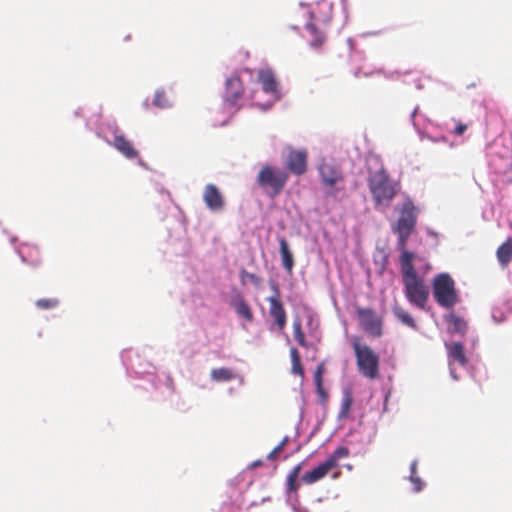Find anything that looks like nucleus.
Masks as SVG:
<instances>
[{
	"label": "nucleus",
	"mask_w": 512,
	"mask_h": 512,
	"mask_svg": "<svg viewBox=\"0 0 512 512\" xmlns=\"http://www.w3.org/2000/svg\"><path fill=\"white\" fill-rule=\"evenodd\" d=\"M414 259L415 254L412 252H404L400 255L404 293L410 304L424 309L429 298V288L417 274L413 264Z\"/></svg>",
	"instance_id": "1"
},
{
	"label": "nucleus",
	"mask_w": 512,
	"mask_h": 512,
	"mask_svg": "<svg viewBox=\"0 0 512 512\" xmlns=\"http://www.w3.org/2000/svg\"><path fill=\"white\" fill-rule=\"evenodd\" d=\"M367 183L376 209L390 207L400 191V185L390 178L384 168L370 173Z\"/></svg>",
	"instance_id": "2"
},
{
	"label": "nucleus",
	"mask_w": 512,
	"mask_h": 512,
	"mask_svg": "<svg viewBox=\"0 0 512 512\" xmlns=\"http://www.w3.org/2000/svg\"><path fill=\"white\" fill-rule=\"evenodd\" d=\"M417 223L416 207L414 203L408 199L402 204L399 218L393 227V231L398 235V246L401 254L409 252L406 249L408 239L415 229Z\"/></svg>",
	"instance_id": "3"
},
{
	"label": "nucleus",
	"mask_w": 512,
	"mask_h": 512,
	"mask_svg": "<svg viewBox=\"0 0 512 512\" xmlns=\"http://www.w3.org/2000/svg\"><path fill=\"white\" fill-rule=\"evenodd\" d=\"M351 344L360 373L370 380L376 379L379 376V356L368 345L360 343L358 337H353Z\"/></svg>",
	"instance_id": "4"
},
{
	"label": "nucleus",
	"mask_w": 512,
	"mask_h": 512,
	"mask_svg": "<svg viewBox=\"0 0 512 512\" xmlns=\"http://www.w3.org/2000/svg\"><path fill=\"white\" fill-rule=\"evenodd\" d=\"M288 179L286 171L265 165L260 169L256 181L261 188L268 190L271 197H276L283 191Z\"/></svg>",
	"instance_id": "5"
},
{
	"label": "nucleus",
	"mask_w": 512,
	"mask_h": 512,
	"mask_svg": "<svg viewBox=\"0 0 512 512\" xmlns=\"http://www.w3.org/2000/svg\"><path fill=\"white\" fill-rule=\"evenodd\" d=\"M433 295L437 303L444 308H451L458 302L455 282L447 273L437 275L433 280Z\"/></svg>",
	"instance_id": "6"
},
{
	"label": "nucleus",
	"mask_w": 512,
	"mask_h": 512,
	"mask_svg": "<svg viewBox=\"0 0 512 512\" xmlns=\"http://www.w3.org/2000/svg\"><path fill=\"white\" fill-rule=\"evenodd\" d=\"M322 184L328 188L327 194L335 197L336 192L344 190V174L339 166L322 163L318 168Z\"/></svg>",
	"instance_id": "7"
},
{
	"label": "nucleus",
	"mask_w": 512,
	"mask_h": 512,
	"mask_svg": "<svg viewBox=\"0 0 512 512\" xmlns=\"http://www.w3.org/2000/svg\"><path fill=\"white\" fill-rule=\"evenodd\" d=\"M295 17L302 16L308 21L305 24L307 31L311 36L310 44L313 47H320L325 41V33L319 28L316 23L314 11L311 10L309 5L300 4L297 9L293 11Z\"/></svg>",
	"instance_id": "8"
},
{
	"label": "nucleus",
	"mask_w": 512,
	"mask_h": 512,
	"mask_svg": "<svg viewBox=\"0 0 512 512\" xmlns=\"http://www.w3.org/2000/svg\"><path fill=\"white\" fill-rule=\"evenodd\" d=\"M273 295L267 298L269 303L268 314L273 319L274 325L279 331L284 330L287 324V313L281 301L280 290L276 283H271Z\"/></svg>",
	"instance_id": "9"
},
{
	"label": "nucleus",
	"mask_w": 512,
	"mask_h": 512,
	"mask_svg": "<svg viewBox=\"0 0 512 512\" xmlns=\"http://www.w3.org/2000/svg\"><path fill=\"white\" fill-rule=\"evenodd\" d=\"M356 315L361 328L373 337L382 335V318L371 308L356 307Z\"/></svg>",
	"instance_id": "10"
},
{
	"label": "nucleus",
	"mask_w": 512,
	"mask_h": 512,
	"mask_svg": "<svg viewBox=\"0 0 512 512\" xmlns=\"http://www.w3.org/2000/svg\"><path fill=\"white\" fill-rule=\"evenodd\" d=\"M285 165L292 174L303 175L307 171V151L290 149Z\"/></svg>",
	"instance_id": "11"
},
{
	"label": "nucleus",
	"mask_w": 512,
	"mask_h": 512,
	"mask_svg": "<svg viewBox=\"0 0 512 512\" xmlns=\"http://www.w3.org/2000/svg\"><path fill=\"white\" fill-rule=\"evenodd\" d=\"M202 197L209 210L218 212L224 209V198L214 184H208L205 186Z\"/></svg>",
	"instance_id": "12"
},
{
	"label": "nucleus",
	"mask_w": 512,
	"mask_h": 512,
	"mask_svg": "<svg viewBox=\"0 0 512 512\" xmlns=\"http://www.w3.org/2000/svg\"><path fill=\"white\" fill-rule=\"evenodd\" d=\"M244 94V86L239 76L232 75L226 80L224 99L230 105H235Z\"/></svg>",
	"instance_id": "13"
},
{
	"label": "nucleus",
	"mask_w": 512,
	"mask_h": 512,
	"mask_svg": "<svg viewBox=\"0 0 512 512\" xmlns=\"http://www.w3.org/2000/svg\"><path fill=\"white\" fill-rule=\"evenodd\" d=\"M113 146L127 159H135L139 157L138 150L135 149L133 143L130 140H128L123 134L115 133Z\"/></svg>",
	"instance_id": "14"
},
{
	"label": "nucleus",
	"mask_w": 512,
	"mask_h": 512,
	"mask_svg": "<svg viewBox=\"0 0 512 512\" xmlns=\"http://www.w3.org/2000/svg\"><path fill=\"white\" fill-rule=\"evenodd\" d=\"M230 305L234 308L236 314L243 318L248 323H252L254 320V314L252 311L251 306L247 303V301L244 299L243 295L238 293L236 294L231 302Z\"/></svg>",
	"instance_id": "15"
},
{
	"label": "nucleus",
	"mask_w": 512,
	"mask_h": 512,
	"mask_svg": "<svg viewBox=\"0 0 512 512\" xmlns=\"http://www.w3.org/2000/svg\"><path fill=\"white\" fill-rule=\"evenodd\" d=\"M258 81L262 85L264 92L275 97L279 96L278 82L271 70H260L258 72Z\"/></svg>",
	"instance_id": "16"
},
{
	"label": "nucleus",
	"mask_w": 512,
	"mask_h": 512,
	"mask_svg": "<svg viewBox=\"0 0 512 512\" xmlns=\"http://www.w3.org/2000/svg\"><path fill=\"white\" fill-rule=\"evenodd\" d=\"M332 470V467L326 462H322L317 467L312 469L309 472H306L302 478L301 481L304 484L311 485L316 483L317 481L323 479L328 473Z\"/></svg>",
	"instance_id": "17"
},
{
	"label": "nucleus",
	"mask_w": 512,
	"mask_h": 512,
	"mask_svg": "<svg viewBox=\"0 0 512 512\" xmlns=\"http://www.w3.org/2000/svg\"><path fill=\"white\" fill-rule=\"evenodd\" d=\"M279 248L280 255L282 260V265L287 273H291L294 267V257L292 252L289 249V245L287 240L284 237L279 239Z\"/></svg>",
	"instance_id": "18"
},
{
	"label": "nucleus",
	"mask_w": 512,
	"mask_h": 512,
	"mask_svg": "<svg viewBox=\"0 0 512 512\" xmlns=\"http://www.w3.org/2000/svg\"><path fill=\"white\" fill-rule=\"evenodd\" d=\"M448 349V357L451 362H457L461 366L467 364V358L464 351V346L459 342H454L450 345H446Z\"/></svg>",
	"instance_id": "19"
},
{
	"label": "nucleus",
	"mask_w": 512,
	"mask_h": 512,
	"mask_svg": "<svg viewBox=\"0 0 512 512\" xmlns=\"http://www.w3.org/2000/svg\"><path fill=\"white\" fill-rule=\"evenodd\" d=\"M497 258L502 267H506L512 259V238H508L497 249Z\"/></svg>",
	"instance_id": "20"
},
{
	"label": "nucleus",
	"mask_w": 512,
	"mask_h": 512,
	"mask_svg": "<svg viewBox=\"0 0 512 512\" xmlns=\"http://www.w3.org/2000/svg\"><path fill=\"white\" fill-rule=\"evenodd\" d=\"M235 372L227 367L214 368L211 371V378L216 382H228L235 379Z\"/></svg>",
	"instance_id": "21"
},
{
	"label": "nucleus",
	"mask_w": 512,
	"mask_h": 512,
	"mask_svg": "<svg viewBox=\"0 0 512 512\" xmlns=\"http://www.w3.org/2000/svg\"><path fill=\"white\" fill-rule=\"evenodd\" d=\"M301 464L296 465L292 468V470L289 472L287 476V490L289 493L296 494L300 484L297 482V479L299 477L300 471H301Z\"/></svg>",
	"instance_id": "22"
},
{
	"label": "nucleus",
	"mask_w": 512,
	"mask_h": 512,
	"mask_svg": "<svg viewBox=\"0 0 512 512\" xmlns=\"http://www.w3.org/2000/svg\"><path fill=\"white\" fill-rule=\"evenodd\" d=\"M350 454L349 449L345 446H340L336 448L331 455L327 457L325 460L332 469L338 467V462L340 459L348 457Z\"/></svg>",
	"instance_id": "23"
},
{
	"label": "nucleus",
	"mask_w": 512,
	"mask_h": 512,
	"mask_svg": "<svg viewBox=\"0 0 512 512\" xmlns=\"http://www.w3.org/2000/svg\"><path fill=\"white\" fill-rule=\"evenodd\" d=\"M394 315L398 320H400L403 324L407 325L410 328L416 329L417 325L413 317L410 315L408 311L401 307H394L393 309Z\"/></svg>",
	"instance_id": "24"
},
{
	"label": "nucleus",
	"mask_w": 512,
	"mask_h": 512,
	"mask_svg": "<svg viewBox=\"0 0 512 512\" xmlns=\"http://www.w3.org/2000/svg\"><path fill=\"white\" fill-rule=\"evenodd\" d=\"M447 322L450 326V329L454 333L463 334L467 329L466 322L459 316L455 314H451L447 317Z\"/></svg>",
	"instance_id": "25"
},
{
	"label": "nucleus",
	"mask_w": 512,
	"mask_h": 512,
	"mask_svg": "<svg viewBox=\"0 0 512 512\" xmlns=\"http://www.w3.org/2000/svg\"><path fill=\"white\" fill-rule=\"evenodd\" d=\"M290 356H291V362H292V373L294 375L303 376L304 369L301 364V358L298 350L296 348L290 349Z\"/></svg>",
	"instance_id": "26"
},
{
	"label": "nucleus",
	"mask_w": 512,
	"mask_h": 512,
	"mask_svg": "<svg viewBox=\"0 0 512 512\" xmlns=\"http://www.w3.org/2000/svg\"><path fill=\"white\" fill-rule=\"evenodd\" d=\"M353 404V397L349 391L344 393L341 408L338 414L339 419H345L349 416L350 409Z\"/></svg>",
	"instance_id": "27"
},
{
	"label": "nucleus",
	"mask_w": 512,
	"mask_h": 512,
	"mask_svg": "<svg viewBox=\"0 0 512 512\" xmlns=\"http://www.w3.org/2000/svg\"><path fill=\"white\" fill-rule=\"evenodd\" d=\"M293 335L294 339L300 346L307 347V342L305 339V334L302 330V323L300 319H296L293 322Z\"/></svg>",
	"instance_id": "28"
},
{
	"label": "nucleus",
	"mask_w": 512,
	"mask_h": 512,
	"mask_svg": "<svg viewBox=\"0 0 512 512\" xmlns=\"http://www.w3.org/2000/svg\"><path fill=\"white\" fill-rule=\"evenodd\" d=\"M35 305L41 310L53 309L59 305V300L57 298L38 299Z\"/></svg>",
	"instance_id": "29"
},
{
	"label": "nucleus",
	"mask_w": 512,
	"mask_h": 512,
	"mask_svg": "<svg viewBox=\"0 0 512 512\" xmlns=\"http://www.w3.org/2000/svg\"><path fill=\"white\" fill-rule=\"evenodd\" d=\"M153 104L159 108H167L170 106V101L164 91H156Z\"/></svg>",
	"instance_id": "30"
},
{
	"label": "nucleus",
	"mask_w": 512,
	"mask_h": 512,
	"mask_svg": "<svg viewBox=\"0 0 512 512\" xmlns=\"http://www.w3.org/2000/svg\"><path fill=\"white\" fill-rule=\"evenodd\" d=\"M245 278L249 279V281L253 283L255 286H259L262 282V279L258 275L250 273L245 269H242L240 271V279L243 285H245Z\"/></svg>",
	"instance_id": "31"
},
{
	"label": "nucleus",
	"mask_w": 512,
	"mask_h": 512,
	"mask_svg": "<svg viewBox=\"0 0 512 512\" xmlns=\"http://www.w3.org/2000/svg\"><path fill=\"white\" fill-rule=\"evenodd\" d=\"M323 364H320L318 367H317V370L314 374V381H315V384L317 386V390L319 392V394H321L322 396H325V392L323 390V387H322V373H323Z\"/></svg>",
	"instance_id": "32"
},
{
	"label": "nucleus",
	"mask_w": 512,
	"mask_h": 512,
	"mask_svg": "<svg viewBox=\"0 0 512 512\" xmlns=\"http://www.w3.org/2000/svg\"><path fill=\"white\" fill-rule=\"evenodd\" d=\"M287 442V438H285L282 442H280L268 455V460H274L277 455L283 450L285 444Z\"/></svg>",
	"instance_id": "33"
},
{
	"label": "nucleus",
	"mask_w": 512,
	"mask_h": 512,
	"mask_svg": "<svg viewBox=\"0 0 512 512\" xmlns=\"http://www.w3.org/2000/svg\"><path fill=\"white\" fill-rule=\"evenodd\" d=\"M410 480L414 484V491L419 492L423 486L421 479L416 475H410Z\"/></svg>",
	"instance_id": "34"
},
{
	"label": "nucleus",
	"mask_w": 512,
	"mask_h": 512,
	"mask_svg": "<svg viewBox=\"0 0 512 512\" xmlns=\"http://www.w3.org/2000/svg\"><path fill=\"white\" fill-rule=\"evenodd\" d=\"M466 129H467V125H465L461 122H458L454 129V134L460 136L466 131Z\"/></svg>",
	"instance_id": "35"
},
{
	"label": "nucleus",
	"mask_w": 512,
	"mask_h": 512,
	"mask_svg": "<svg viewBox=\"0 0 512 512\" xmlns=\"http://www.w3.org/2000/svg\"><path fill=\"white\" fill-rule=\"evenodd\" d=\"M416 469H417V462L414 461L411 466H410V470H411V474L410 475H416Z\"/></svg>",
	"instance_id": "36"
},
{
	"label": "nucleus",
	"mask_w": 512,
	"mask_h": 512,
	"mask_svg": "<svg viewBox=\"0 0 512 512\" xmlns=\"http://www.w3.org/2000/svg\"><path fill=\"white\" fill-rule=\"evenodd\" d=\"M260 465H262V461H261V460H257V461H254V462L250 465V467H251V468H255V467H258V466H260Z\"/></svg>",
	"instance_id": "37"
},
{
	"label": "nucleus",
	"mask_w": 512,
	"mask_h": 512,
	"mask_svg": "<svg viewBox=\"0 0 512 512\" xmlns=\"http://www.w3.org/2000/svg\"><path fill=\"white\" fill-rule=\"evenodd\" d=\"M339 475H340V471H337V472H335V473L332 475V478H333V479H336V478H338V477H339Z\"/></svg>",
	"instance_id": "38"
},
{
	"label": "nucleus",
	"mask_w": 512,
	"mask_h": 512,
	"mask_svg": "<svg viewBox=\"0 0 512 512\" xmlns=\"http://www.w3.org/2000/svg\"><path fill=\"white\" fill-rule=\"evenodd\" d=\"M31 263L37 265L38 261H32Z\"/></svg>",
	"instance_id": "39"
}]
</instances>
